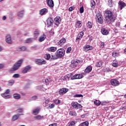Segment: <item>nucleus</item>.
<instances>
[{
    "instance_id": "f257e3e1",
    "label": "nucleus",
    "mask_w": 126,
    "mask_h": 126,
    "mask_svg": "<svg viewBox=\"0 0 126 126\" xmlns=\"http://www.w3.org/2000/svg\"><path fill=\"white\" fill-rule=\"evenodd\" d=\"M105 18L106 23L111 24L116 20V16L111 11H107L105 13Z\"/></svg>"
},
{
    "instance_id": "f03ea898",
    "label": "nucleus",
    "mask_w": 126,
    "mask_h": 126,
    "mask_svg": "<svg viewBox=\"0 0 126 126\" xmlns=\"http://www.w3.org/2000/svg\"><path fill=\"white\" fill-rule=\"evenodd\" d=\"M22 63H23V60L22 59L20 60L17 62H16L13 64V66L12 67V68H10V71H11L12 72L13 71H16V70L19 69V67L21 66Z\"/></svg>"
},
{
    "instance_id": "7ed1b4c3",
    "label": "nucleus",
    "mask_w": 126,
    "mask_h": 126,
    "mask_svg": "<svg viewBox=\"0 0 126 126\" xmlns=\"http://www.w3.org/2000/svg\"><path fill=\"white\" fill-rule=\"evenodd\" d=\"M65 54V50H64V49L63 48H60L58 49L55 53V55H56L57 57H58L59 59L63 58V57H64Z\"/></svg>"
},
{
    "instance_id": "20e7f679",
    "label": "nucleus",
    "mask_w": 126,
    "mask_h": 126,
    "mask_svg": "<svg viewBox=\"0 0 126 126\" xmlns=\"http://www.w3.org/2000/svg\"><path fill=\"white\" fill-rule=\"evenodd\" d=\"M71 64H70L71 67L72 68H74L78 65V64H81V63H82V60H72L71 61Z\"/></svg>"
},
{
    "instance_id": "39448f33",
    "label": "nucleus",
    "mask_w": 126,
    "mask_h": 126,
    "mask_svg": "<svg viewBox=\"0 0 126 126\" xmlns=\"http://www.w3.org/2000/svg\"><path fill=\"white\" fill-rule=\"evenodd\" d=\"M95 20L96 22H98L99 24H103L104 21V18L103 16L100 13H97L95 15Z\"/></svg>"
},
{
    "instance_id": "423d86ee",
    "label": "nucleus",
    "mask_w": 126,
    "mask_h": 126,
    "mask_svg": "<svg viewBox=\"0 0 126 126\" xmlns=\"http://www.w3.org/2000/svg\"><path fill=\"white\" fill-rule=\"evenodd\" d=\"M54 22V19L52 17L48 18L46 20L47 27H51L53 25Z\"/></svg>"
},
{
    "instance_id": "0eeeda50",
    "label": "nucleus",
    "mask_w": 126,
    "mask_h": 126,
    "mask_svg": "<svg viewBox=\"0 0 126 126\" xmlns=\"http://www.w3.org/2000/svg\"><path fill=\"white\" fill-rule=\"evenodd\" d=\"M35 63H36V64H38L39 65H42V64H46L47 62L44 60H42L41 59H36Z\"/></svg>"
},
{
    "instance_id": "6e6552de",
    "label": "nucleus",
    "mask_w": 126,
    "mask_h": 126,
    "mask_svg": "<svg viewBox=\"0 0 126 126\" xmlns=\"http://www.w3.org/2000/svg\"><path fill=\"white\" fill-rule=\"evenodd\" d=\"M110 82L111 85H113V86H119V85H120V83L119 82V81L115 79H111Z\"/></svg>"
},
{
    "instance_id": "1a4fd4ad",
    "label": "nucleus",
    "mask_w": 126,
    "mask_h": 126,
    "mask_svg": "<svg viewBox=\"0 0 126 126\" xmlns=\"http://www.w3.org/2000/svg\"><path fill=\"white\" fill-rule=\"evenodd\" d=\"M83 77V76L82 75L80 74H76L71 78V79L72 80L74 79H81V78H82Z\"/></svg>"
},
{
    "instance_id": "9d476101",
    "label": "nucleus",
    "mask_w": 126,
    "mask_h": 126,
    "mask_svg": "<svg viewBox=\"0 0 126 126\" xmlns=\"http://www.w3.org/2000/svg\"><path fill=\"white\" fill-rule=\"evenodd\" d=\"M118 6L120 10H122L123 8H124V7L126 6V4L124 1L120 0L118 2Z\"/></svg>"
},
{
    "instance_id": "9b49d317",
    "label": "nucleus",
    "mask_w": 126,
    "mask_h": 126,
    "mask_svg": "<svg viewBox=\"0 0 126 126\" xmlns=\"http://www.w3.org/2000/svg\"><path fill=\"white\" fill-rule=\"evenodd\" d=\"M54 20H55L54 23L55 25H56L57 26H58V25L61 23L62 21V18L61 17L57 16L55 18Z\"/></svg>"
},
{
    "instance_id": "f8f14e48",
    "label": "nucleus",
    "mask_w": 126,
    "mask_h": 126,
    "mask_svg": "<svg viewBox=\"0 0 126 126\" xmlns=\"http://www.w3.org/2000/svg\"><path fill=\"white\" fill-rule=\"evenodd\" d=\"M5 41L6 43L11 45L12 44V41H11V36L10 34H7L5 37Z\"/></svg>"
},
{
    "instance_id": "ddd939ff",
    "label": "nucleus",
    "mask_w": 126,
    "mask_h": 126,
    "mask_svg": "<svg viewBox=\"0 0 126 126\" xmlns=\"http://www.w3.org/2000/svg\"><path fill=\"white\" fill-rule=\"evenodd\" d=\"M83 35H84V32H81L77 36L76 39V42H77L78 44L79 43V41L81 40L82 37H83Z\"/></svg>"
},
{
    "instance_id": "4468645a",
    "label": "nucleus",
    "mask_w": 126,
    "mask_h": 126,
    "mask_svg": "<svg viewBox=\"0 0 126 126\" xmlns=\"http://www.w3.org/2000/svg\"><path fill=\"white\" fill-rule=\"evenodd\" d=\"M68 92V89L63 88L61 89H60L59 91L60 95H63V94H65L67 92Z\"/></svg>"
},
{
    "instance_id": "2eb2a0df",
    "label": "nucleus",
    "mask_w": 126,
    "mask_h": 126,
    "mask_svg": "<svg viewBox=\"0 0 126 126\" xmlns=\"http://www.w3.org/2000/svg\"><path fill=\"white\" fill-rule=\"evenodd\" d=\"M47 4L51 9H53V8H54V6H55V4L54 3V1H53V0H48Z\"/></svg>"
},
{
    "instance_id": "dca6fc26",
    "label": "nucleus",
    "mask_w": 126,
    "mask_h": 126,
    "mask_svg": "<svg viewBox=\"0 0 126 126\" xmlns=\"http://www.w3.org/2000/svg\"><path fill=\"white\" fill-rule=\"evenodd\" d=\"M65 42H66V39H65V38H62L57 43V45H58V46H60L61 47H62V46L64 44V43H65Z\"/></svg>"
},
{
    "instance_id": "f3484780",
    "label": "nucleus",
    "mask_w": 126,
    "mask_h": 126,
    "mask_svg": "<svg viewBox=\"0 0 126 126\" xmlns=\"http://www.w3.org/2000/svg\"><path fill=\"white\" fill-rule=\"evenodd\" d=\"M83 49H84V51H85V52H88V51H91L93 50V47L89 45H87L84 46Z\"/></svg>"
},
{
    "instance_id": "a211bd4d",
    "label": "nucleus",
    "mask_w": 126,
    "mask_h": 126,
    "mask_svg": "<svg viewBox=\"0 0 126 126\" xmlns=\"http://www.w3.org/2000/svg\"><path fill=\"white\" fill-rule=\"evenodd\" d=\"M31 69V66L30 65H28L25 67L24 69L22 71V73H27L29 70Z\"/></svg>"
},
{
    "instance_id": "6ab92c4d",
    "label": "nucleus",
    "mask_w": 126,
    "mask_h": 126,
    "mask_svg": "<svg viewBox=\"0 0 126 126\" xmlns=\"http://www.w3.org/2000/svg\"><path fill=\"white\" fill-rule=\"evenodd\" d=\"M57 47H51L47 48L46 51H47V52H51L52 53H55V52L57 51Z\"/></svg>"
},
{
    "instance_id": "aec40b11",
    "label": "nucleus",
    "mask_w": 126,
    "mask_h": 126,
    "mask_svg": "<svg viewBox=\"0 0 126 126\" xmlns=\"http://www.w3.org/2000/svg\"><path fill=\"white\" fill-rule=\"evenodd\" d=\"M0 95L1 97L4 98V99H9L11 98V95L10 94L7 95V94H6L5 93H2L0 94Z\"/></svg>"
},
{
    "instance_id": "412c9836",
    "label": "nucleus",
    "mask_w": 126,
    "mask_h": 126,
    "mask_svg": "<svg viewBox=\"0 0 126 126\" xmlns=\"http://www.w3.org/2000/svg\"><path fill=\"white\" fill-rule=\"evenodd\" d=\"M46 13H48V9L47 8H43L39 11L40 15H44Z\"/></svg>"
},
{
    "instance_id": "4be33fe9",
    "label": "nucleus",
    "mask_w": 126,
    "mask_h": 126,
    "mask_svg": "<svg viewBox=\"0 0 126 126\" xmlns=\"http://www.w3.org/2000/svg\"><path fill=\"white\" fill-rule=\"evenodd\" d=\"M101 31L102 35H108L109 34V31L105 28H102Z\"/></svg>"
},
{
    "instance_id": "5701e85b",
    "label": "nucleus",
    "mask_w": 126,
    "mask_h": 126,
    "mask_svg": "<svg viewBox=\"0 0 126 126\" xmlns=\"http://www.w3.org/2000/svg\"><path fill=\"white\" fill-rule=\"evenodd\" d=\"M72 77L71 76V74H67L64 76L63 78H62L63 80L65 81V80H69V78H71Z\"/></svg>"
},
{
    "instance_id": "b1692460",
    "label": "nucleus",
    "mask_w": 126,
    "mask_h": 126,
    "mask_svg": "<svg viewBox=\"0 0 126 126\" xmlns=\"http://www.w3.org/2000/svg\"><path fill=\"white\" fill-rule=\"evenodd\" d=\"M46 38H47V36L46 35V34H43L39 37L38 41L40 42H43V41H45Z\"/></svg>"
},
{
    "instance_id": "393cba45",
    "label": "nucleus",
    "mask_w": 126,
    "mask_h": 126,
    "mask_svg": "<svg viewBox=\"0 0 126 126\" xmlns=\"http://www.w3.org/2000/svg\"><path fill=\"white\" fill-rule=\"evenodd\" d=\"M40 110H41V108H40V107H37L33 109L32 111V114H33V115H38L40 112Z\"/></svg>"
},
{
    "instance_id": "a878e982",
    "label": "nucleus",
    "mask_w": 126,
    "mask_h": 126,
    "mask_svg": "<svg viewBox=\"0 0 126 126\" xmlns=\"http://www.w3.org/2000/svg\"><path fill=\"white\" fill-rule=\"evenodd\" d=\"M92 71V66H89L86 67V68L85 70V73H89L91 72Z\"/></svg>"
},
{
    "instance_id": "bb28decb",
    "label": "nucleus",
    "mask_w": 126,
    "mask_h": 126,
    "mask_svg": "<svg viewBox=\"0 0 126 126\" xmlns=\"http://www.w3.org/2000/svg\"><path fill=\"white\" fill-rule=\"evenodd\" d=\"M32 41H34L33 38H27L25 41V44H31V43H32Z\"/></svg>"
},
{
    "instance_id": "cd10ccee",
    "label": "nucleus",
    "mask_w": 126,
    "mask_h": 126,
    "mask_svg": "<svg viewBox=\"0 0 126 126\" xmlns=\"http://www.w3.org/2000/svg\"><path fill=\"white\" fill-rule=\"evenodd\" d=\"M24 14V11H20L18 13V17L19 19H21L23 17V15Z\"/></svg>"
},
{
    "instance_id": "c85d7f7f",
    "label": "nucleus",
    "mask_w": 126,
    "mask_h": 126,
    "mask_svg": "<svg viewBox=\"0 0 126 126\" xmlns=\"http://www.w3.org/2000/svg\"><path fill=\"white\" fill-rule=\"evenodd\" d=\"M20 115L16 114L15 115H13L12 117V121L14 122V121H16V120H18V118H19Z\"/></svg>"
},
{
    "instance_id": "c756f323",
    "label": "nucleus",
    "mask_w": 126,
    "mask_h": 126,
    "mask_svg": "<svg viewBox=\"0 0 126 126\" xmlns=\"http://www.w3.org/2000/svg\"><path fill=\"white\" fill-rule=\"evenodd\" d=\"M13 96L14 99H15L16 100H19V99L21 98L20 94H13Z\"/></svg>"
},
{
    "instance_id": "7c9ffc66",
    "label": "nucleus",
    "mask_w": 126,
    "mask_h": 126,
    "mask_svg": "<svg viewBox=\"0 0 126 126\" xmlns=\"http://www.w3.org/2000/svg\"><path fill=\"white\" fill-rule=\"evenodd\" d=\"M102 64H103V61H99L97 62H96L95 66H97V67H101V66H102Z\"/></svg>"
},
{
    "instance_id": "2f4dec72",
    "label": "nucleus",
    "mask_w": 126,
    "mask_h": 126,
    "mask_svg": "<svg viewBox=\"0 0 126 126\" xmlns=\"http://www.w3.org/2000/svg\"><path fill=\"white\" fill-rule=\"evenodd\" d=\"M18 51L24 52V51H26V47L25 46H22L21 47H19L18 49Z\"/></svg>"
},
{
    "instance_id": "473e14b6",
    "label": "nucleus",
    "mask_w": 126,
    "mask_h": 126,
    "mask_svg": "<svg viewBox=\"0 0 126 126\" xmlns=\"http://www.w3.org/2000/svg\"><path fill=\"white\" fill-rule=\"evenodd\" d=\"M81 23H82V22L81 21H78L76 23V26H77L78 27V28H80V27H81L82 26V24Z\"/></svg>"
},
{
    "instance_id": "72a5a7b5",
    "label": "nucleus",
    "mask_w": 126,
    "mask_h": 126,
    "mask_svg": "<svg viewBox=\"0 0 126 126\" xmlns=\"http://www.w3.org/2000/svg\"><path fill=\"white\" fill-rule=\"evenodd\" d=\"M13 84H14V80H11L8 81V84H7L8 86H12Z\"/></svg>"
},
{
    "instance_id": "f704fd0d",
    "label": "nucleus",
    "mask_w": 126,
    "mask_h": 126,
    "mask_svg": "<svg viewBox=\"0 0 126 126\" xmlns=\"http://www.w3.org/2000/svg\"><path fill=\"white\" fill-rule=\"evenodd\" d=\"M77 105H78V103L76 102H72L71 103V106L75 109H77Z\"/></svg>"
},
{
    "instance_id": "c9c22d12",
    "label": "nucleus",
    "mask_w": 126,
    "mask_h": 126,
    "mask_svg": "<svg viewBox=\"0 0 126 126\" xmlns=\"http://www.w3.org/2000/svg\"><path fill=\"white\" fill-rule=\"evenodd\" d=\"M59 59V57L57 56V55L55 54V55H52L51 61H55V60H58Z\"/></svg>"
},
{
    "instance_id": "e433bc0d",
    "label": "nucleus",
    "mask_w": 126,
    "mask_h": 126,
    "mask_svg": "<svg viewBox=\"0 0 126 126\" xmlns=\"http://www.w3.org/2000/svg\"><path fill=\"white\" fill-rule=\"evenodd\" d=\"M87 26L88 27V28L91 29L92 27H93V24L91 22H88L87 24Z\"/></svg>"
},
{
    "instance_id": "4c0bfd02",
    "label": "nucleus",
    "mask_w": 126,
    "mask_h": 126,
    "mask_svg": "<svg viewBox=\"0 0 126 126\" xmlns=\"http://www.w3.org/2000/svg\"><path fill=\"white\" fill-rule=\"evenodd\" d=\"M69 115L72 116V117L76 116V112L74 111H70L69 112Z\"/></svg>"
},
{
    "instance_id": "58836bf2",
    "label": "nucleus",
    "mask_w": 126,
    "mask_h": 126,
    "mask_svg": "<svg viewBox=\"0 0 126 126\" xmlns=\"http://www.w3.org/2000/svg\"><path fill=\"white\" fill-rule=\"evenodd\" d=\"M50 103V99H47L45 102L43 103V107H47V105Z\"/></svg>"
},
{
    "instance_id": "ea45409f",
    "label": "nucleus",
    "mask_w": 126,
    "mask_h": 126,
    "mask_svg": "<svg viewBox=\"0 0 126 126\" xmlns=\"http://www.w3.org/2000/svg\"><path fill=\"white\" fill-rule=\"evenodd\" d=\"M44 82L46 85H49V83L51 82V79L48 78L44 80Z\"/></svg>"
},
{
    "instance_id": "a19ab883",
    "label": "nucleus",
    "mask_w": 126,
    "mask_h": 126,
    "mask_svg": "<svg viewBox=\"0 0 126 126\" xmlns=\"http://www.w3.org/2000/svg\"><path fill=\"white\" fill-rule=\"evenodd\" d=\"M119 56H120V54L116 52H114L112 53V57H113L114 58H117V57H119Z\"/></svg>"
},
{
    "instance_id": "79ce46f5",
    "label": "nucleus",
    "mask_w": 126,
    "mask_h": 126,
    "mask_svg": "<svg viewBox=\"0 0 126 126\" xmlns=\"http://www.w3.org/2000/svg\"><path fill=\"white\" fill-rule=\"evenodd\" d=\"M94 104L96 106H100V104H101V101H100V100H96L94 101Z\"/></svg>"
},
{
    "instance_id": "37998d69",
    "label": "nucleus",
    "mask_w": 126,
    "mask_h": 126,
    "mask_svg": "<svg viewBox=\"0 0 126 126\" xmlns=\"http://www.w3.org/2000/svg\"><path fill=\"white\" fill-rule=\"evenodd\" d=\"M96 3H95V1L94 0H91V7H94L95 6Z\"/></svg>"
},
{
    "instance_id": "c03bdc74",
    "label": "nucleus",
    "mask_w": 126,
    "mask_h": 126,
    "mask_svg": "<svg viewBox=\"0 0 126 126\" xmlns=\"http://www.w3.org/2000/svg\"><path fill=\"white\" fill-rule=\"evenodd\" d=\"M45 59H46V60H49L50 59H51V55H50V54H46L45 56Z\"/></svg>"
},
{
    "instance_id": "a18cd8bd",
    "label": "nucleus",
    "mask_w": 126,
    "mask_h": 126,
    "mask_svg": "<svg viewBox=\"0 0 126 126\" xmlns=\"http://www.w3.org/2000/svg\"><path fill=\"white\" fill-rule=\"evenodd\" d=\"M43 118V116H41V115H37L35 117H34V119H36V120H42V118Z\"/></svg>"
},
{
    "instance_id": "49530a36",
    "label": "nucleus",
    "mask_w": 126,
    "mask_h": 126,
    "mask_svg": "<svg viewBox=\"0 0 126 126\" xmlns=\"http://www.w3.org/2000/svg\"><path fill=\"white\" fill-rule=\"evenodd\" d=\"M39 34H40V31H39L38 30H35L34 32V34L35 36H39Z\"/></svg>"
},
{
    "instance_id": "de8ad7c7",
    "label": "nucleus",
    "mask_w": 126,
    "mask_h": 126,
    "mask_svg": "<svg viewBox=\"0 0 126 126\" xmlns=\"http://www.w3.org/2000/svg\"><path fill=\"white\" fill-rule=\"evenodd\" d=\"M108 2L109 6L112 7V6H113V0H109Z\"/></svg>"
},
{
    "instance_id": "09e8293b",
    "label": "nucleus",
    "mask_w": 126,
    "mask_h": 126,
    "mask_svg": "<svg viewBox=\"0 0 126 126\" xmlns=\"http://www.w3.org/2000/svg\"><path fill=\"white\" fill-rule=\"evenodd\" d=\"M89 125V123L88 122H86L82 123L81 124V126H88Z\"/></svg>"
},
{
    "instance_id": "8fccbe9b",
    "label": "nucleus",
    "mask_w": 126,
    "mask_h": 126,
    "mask_svg": "<svg viewBox=\"0 0 126 126\" xmlns=\"http://www.w3.org/2000/svg\"><path fill=\"white\" fill-rule=\"evenodd\" d=\"M13 77L14 78H19V77H20V75H19V74H14L13 75Z\"/></svg>"
},
{
    "instance_id": "3c124183",
    "label": "nucleus",
    "mask_w": 126,
    "mask_h": 126,
    "mask_svg": "<svg viewBox=\"0 0 126 126\" xmlns=\"http://www.w3.org/2000/svg\"><path fill=\"white\" fill-rule=\"evenodd\" d=\"M80 97H83V95L82 94H76L75 95H74L73 96V97L74 98H75V97H79V98H80Z\"/></svg>"
},
{
    "instance_id": "603ef678",
    "label": "nucleus",
    "mask_w": 126,
    "mask_h": 126,
    "mask_svg": "<svg viewBox=\"0 0 126 126\" xmlns=\"http://www.w3.org/2000/svg\"><path fill=\"white\" fill-rule=\"evenodd\" d=\"M54 102L55 104H56V105H59V104L61 103L60 99H55L54 100Z\"/></svg>"
},
{
    "instance_id": "864d4df0",
    "label": "nucleus",
    "mask_w": 126,
    "mask_h": 126,
    "mask_svg": "<svg viewBox=\"0 0 126 126\" xmlns=\"http://www.w3.org/2000/svg\"><path fill=\"white\" fill-rule=\"evenodd\" d=\"M71 51V48L70 47H68L67 50H66V53L67 54H70Z\"/></svg>"
},
{
    "instance_id": "5fc2aeb1",
    "label": "nucleus",
    "mask_w": 126,
    "mask_h": 126,
    "mask_svg": "<svg viewBox=\"0 0 126 126\" xmlns=\"http://www.w3.org/2000/svg\"><path fill=\"white\" fill-rule=\"evenodd\" d=\"M53 108H55V104H52L47 107V109H53Z\"/></svg>"
},
{
    "instance_id": "6e6d98bb",
    "label": "nucleus",
    "mask_w": 126,
    "mask_h": 126,
    "mask_svg": "<svg viewBox=\"0 0 126 126\" xmlns=\"http://www.w3.org/2000/svg\"><path fill=\"white\" fill-rule=\"evenodd\" d=\"M75 125V121H72L70 123L68 126H73Z\"/></svg>"
},
{
    "instance_id": "4d7b16f0",
    "label": "nucleus",
    "mask_w": 126,
    "mask_h": 126,
    "mask_svg": "<svg viewBox=\"0 0 126 126\" xmlns=\"http://www.w3.org/2000/svg\"><path fill=\"white\" fill-rule=\"evenodd\" d=\"M80 13H83V12H84V8L83 7V6L81 7L80 8Z\"/></svg>"
},
{
    "instance_id": "13d9d810",
    "label": "nucleus",
    "mask_w": 126,
    "mask_h": 126,
    "mask_svg": "<svg viewBox=\"0 0 126 126\" xmlns=\"http://www.w3.org/2000/svg\"><path fill=\"white\" fill-rule=\"evenodd\" d=\"M36 89H38V90H42L43 89V86L40 85L37 87H36Z\"/></svg>"
},
{
    "instance_id": "bf43d9fd",
    "label": "nucleus",
    "mask_w": 126,
    "mask_h": 126,
    "mask_svg": "<svg viewBox=\"0 0 126 126\" xmlns=\"http://www.w3.org/2000/svg\"><path fill=\"white\" fill-rule=\"evenodd\" d=\"M18 113H23V109L22 108H19L17 110Z\"/></svg>"
},
{
    "instance_id": "052dcab7",
    "label": "nucleus",
    "mask_w": 126,
    "mask_h": 126,
    "mask_svg": "<svg viewBox=\"0 0 126 126\" xmlns=\"http://www.w3.org/2000/svg\"><path fill=\"white\" fill-rule=\"evenodd\" d=\"M112 65H113V66H114V67H117L118 66V63H112Z\"/></svg>"
},
{
    "instance_id": "680f3d73",
    "label": "nucleus",
    "mask_w": 126,
    "mask_h": 126,
    "mask_svg": "<svg viewBox=\"0 0 126 126\" xmlns=\"http://www.w3.org/2000/svg\"><path fill=\"white\" fill-rule=\"evenodd\" d=\"M81 108H82V105L79 103H78L77 109H81Z\"/></svg>"
},
{
    "instance_id": "e2e57ef3",
    "label": "nucleus",
    "mask_w": 126,
    "mask_h": 126,
    "mask_svg": "<svg viewBox=\"0 0 126 126\" xmlns=\"http://www.w3.org/2000/svg\"><path fill=\"white\" fill-rule=\"evenodd\" d=\"M105 46V42H101L100 44V48H104V46Z\"/></svg>"
},
{
    "instance_id": "0e129e2a",
    "label": "nucleus",
    "mask_w": 126,
    "mask_h": 126,
    "mask_svg": "<svg viewBox=\"0 0 126 126\" xmlns=\"http://www.w3.org/2000/svg\"><path fill=\"white\" fill-rule=\"evenodd\" d=\"M3 67H4V64L0 63V69H2Z\"/></svg>"
},
{
    "instance_id": "69168bd1",
    "label": "nucleus",
    "mask_w": 126,
    "mask_h": 126,
    "mask_svg": "<svg viewBox=\"0 0 126 126\" xmlns=\"http://www.w3.org/2000/svg\"><path fill=\"white\" fill-rule=\"evenodd\" d=\"M72 10H74V7H70L69 8V11H72Z\"/></svg>"
},
{
    "instance_id": "338daca9",
    "label": "nucleus",
    "mask_w": 126,
    "mask_h": 126,
    "mask_svg": "<svg viewBox=\"0 0 126 126\" xmlns=\"http://www.w3.org/2000/svg\"><path fill=\"white\" fill-rule=\"evenodd\" d=\"M6 94H8L9 93H10V90L9 89H7L5 92Z\"/></svg>"
},
{
    "instance_id": "774afa93",
    "label": "nucleus",
    "mask_w": 126,
    "mask_h": 126,
    "mask_svg": "<svg viewBox=\"0 0 126 126\" xmlns=\"http://www.w3.org/2000/svg\"><path fill=\"white\" fill-rule=\"evenodd\" d=\"M36 99H37V96L36 95L32 96V100H36Z\"/></svg>"
}]
</instances>
